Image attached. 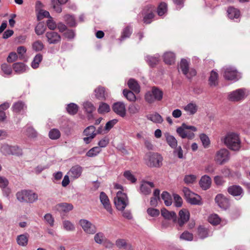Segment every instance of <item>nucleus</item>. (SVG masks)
Masks as SVG:
<instances>
[{
    "instance_id": "obj_1",
    "label": "nucleus",
    "mask_w": 250,
    "mask_h": 250,
    "mask_svg": "<svg viewBox=\"0 0 250 250\" xmlns=\"http://www.w3.org/2000/svg\"><path fill=\"white\" fill-rule=\"evenodd\" d=\"M221 141L229 149L239 151L241 147V140L238 134L229 132L221 139Z\"/></svg>"
},
{
    "instance_id": "obj_2",
    "label": "nucleus",
    "mask_w": 250,
    "mask_h": 250,
    "mask_svg": "<svg viewBox=\"0 0 250 250\" xmlns=\"http://www.w3.org/2000/svg\"><path fill=\"white\" fill-rule=\"evenodd\" d=\"M145 164L150 167H159L162 165L163 158L157 153L148 152L144 157Z\"/></svg>"
},
{
    "instance_id": "obj_3",
    "label": "nucleus",
    "mask_w": 250,
    "mask_h": 250,
    "mask_svg": "<svg viewBox=\"0 0 250 250\" xmlns=\"http://www.w3.org/2000/svg\"><path fill=\"white\" fill-rule=\"evenodd\" d=\"M17 200L20 202L33 203L37 201L38 195L37 193L30 190H21L16 194Z\"/></svg>"
},
{
    "instance_id": "obj_4",
    "label": "nucleus",
    "mask_w": 250,
    "mask_h": 250,
    "mask_svg": "<svg viewBox=\"0 0 250 250\" xmlns=\"http://www.w3.org/2000/svg\"><path fill=\"white\" fill-rule=\"evenodd\" d=\"M197 131V128L195 126L188 125L185 123H183L176 129L177 133L182 138H188L190 140L194 138V132Z\"/></svg>"
},
{
    "instance_id": "obj_5",
    "label": "nucleus",
    "mask_w": 250,
    "mask_h": 250,
    "mask_svg": "<svg viewBox=\"0 0 250 250\" xmlns=\"http://www.w3.org/2000/svg\"><path fill=\"white\" fill-rule=\"evenodd\" d=\"M163 96V92L161 90L156 87H153L151 91L146 92L145 98L147 103L151 104L155 101H161Z\"/></svg>"
},
{
    "instance_id": "obj_6",
    "label": "nucleus",
    "mask_w": 250,
    "mask_h": 250,
    "mask_svg": "<svg viewBox=\"0 0 250 250\" xmlns=\"http://www.w3.org/2000/svg\"><path fill=\"white\" fill-rule=\"evenodd\" d=\"M114 202L117 209L121 211H123L128 204V200L126 195L121 191L117 193Z\"/></svg>"
},
{
    "instance_id": "obj_7",
    "label": "nucleus",
    "mask_w": 250,
    "mask_h": 250,
    "mask_svg": "<svg viewBox=\"0 0 250 250\" xmlns=\"http://www.w3.org/2000/svg\"><path fill=\"white\" fill-rule=\"evenodd\" d=\"M230 158V153L228 150L222 148L217 151L214 156L215 162L220 165L227 163Z\"/></svg>"
},
{
    "instance_id": "obj_8",
    "label": "nucleus",
    "mask_w": 250,
    "mask_h": 250,
    "mask_svg": "<svg viewBox=\"0 0 250 250\" xmlns=\"http://www.w3.org/2000/svg\"><path fill=\"white\" fill-rule=\"evenodd\" d=\"M180 69L188 78L191 79L196 75V71L194 68H189V62L184 59L181 60L179 64Z\"/></svg>"
},
{
    "instance_id": "obj_9",
    "label": "nucleus",
    "mask_w": 250,
    "mask_h": 250,
    "mask_svg": "<svg viewBox=\"0 0 250 250\" xmlns=\"http://www.w3.org/2000/svg\"><path fill=\"white\" fill-rule=\"evenodd\" d=\"M224 78L229 81H238L241 77L237 70L232 66H226L223 68Z\"/></svg>"
},
{
    "instance_id": "obj_10",
    "label": "nucleus",
    "mask_w": 250,
    "mask_h": 250,
    "mask_svg": "<svg viewBox=\"0 0 250 250\" xmlns=\"http://www.w3.org/2000/svg\"><path fill=\"white\" fill-rule=\"evenodd\" d=\"M246 90L240 88L228 93V99L231 102H238L245 99L246 96Z\"/></svg>"
},
{
    "instance_id": "obj_11",
    "label": "nucleus",
    "mask_w": 250,
    "mask_h": 250,
    "mask_svg": "<svg viewBox=\"0 0 250 250\" xmlns=\"http://www.w3.org/2000/svg\"><path fill=\"white\" fill-rule=\"evenodd\" d=\"M79 224L83 231L87 234H93L96 232V226L87 220L81 219L79 221Z\"/></svg>"
},
{
    "instance_id": "obj_12",
    "label": "nucleus",
    "mask_w": 250,
    "mask_h": 250,
    "mask_svg": "<svg viewBox=\"0 0 250 250\" xmlns=\"http://www.w3.org/2000/svg\"><path fill=\"white\" fill-rule=\"evenodd\" d=\"M190 214L186 209H183L179 212V218L177 220L179 227H182L189 219Z\"/></svg>"
},
{
    "instance_id": "obj_13",
    "label": "nucleus",
    "mask_w": 250,
    "mask_h": 250,
    "mask_svg": "<svg viewBox=\"0 0 250 250\" xmlns=\"http://www.w3.org/2000/svg\"><path fill=\"white\" fill-rule=\"evenodd\" d=\"M112 109L114 112L122 117L126 114L125 105L123 102H118L114 103Z\"/></svg>"
},
{
    "instance_id": "obj_14",
    "label": "nucleus",
    "mask_w": 250,
    "mask_h": 250,
    "mask_svg": "<svg viewBox=\"0 0 250 250\" xmlns=\"http://www.w3.org/2000/svg\"><path fill=\"white\" fill-rule=\"evenodd\" d=\"M45 37L49 44H57L60 42L61 40V36L58 33L54 31L47 32L45 34Z\"/></svg>"
},
{
    "instance_id": "obj_15",
    "label": "nucleus",
    "mask_w": 250,
    "mask_h": 250,
    "mask_svg": "<svg viewBox=\"0 0 250 250\" xmlns=\"http://www.w3.org/2000/svg\"><path fill=\"white\" fill-rule=\"evenodd\" d=\"M183 108L188 115L190 116L196 113L198 110V106L195 102H191L184 106Z\"/></svg>"
},
{
    "instance_id": "obj_16",
    "label": "nucleus",
    "mask_w": 250,
    "mask_h": 250,
    "mask_svg": "<svg viewBox=\"0 0 250 250\" xmlns=\"http://www.w3.org/2000/svg\"><path fill=\"white\" fill-rule=\"evenodd\" d=\"M100 199L104 208L110 213H112V209L111 207L108 196L104 192H101L100 195Z\"/></svg>"
},
{
    "instance_id": "obj_17",
    "label": "nucleus",
    "mask_w": 250,
    "mask_h": 250,
    "mask_svg": "<svg viewBox=\"0 0 250 250\" xmlns=\"http://www.w3.org/2000/svg\"><path fill=\"white\" fill-rule=\"evenodd\" d=\"M215 200L218 205L222 208L226 209L229 206V201L222 194L216 195Z\"/></svg>"
},
{
    "instance_id": "obj_18",
    "label": "nucleus",
    "mask_w": 250,
    "mask_h": 250,
    "mask_svg": "<svg viewBox=\"0 0 250 250\" xmlns=\"http://www.w3.org/2000/svg\"><path fill=\"white\" fill-rule=\"evenodd\" d=\"M153 183L143 181L140 185V191L142 193L145 195H148L151 192V189L154 188Z\"/></svg>"
},
{
    "instance_id": "obj_19",
    "label": "nucleus",
    "mask_w": 250,
    "mask_h": 250,
    "mask_svg": "<svg viewBox=\"0 0 250 250\" xmlns=\"http://www.w3.org/2000/svg\"><path fill=\"white\" fill-rule=\"evenodd\" d=\"M55 208L61 213H66L72 210L73 206L71 204L62 203L57 204L55 207Z\"/></svg>"
},
{
    "instance_id": "obj_20",
    "label": "nucleus",
    "mask_w": 250,
    "mask_h": 250,
    "mask_svg": "<svg viewBox=\"0 0 250 250\" xmlns=\"http://www.w3.org/2000/svg\"><path fill=\"white\" fill-rule=\"evenodd\" d=\"M199 184L203 190H207L210 187L211 184V178L209 176L205 175L201 177Z\"/></svg>"
},
{
    "instance_id": "obj_21",
    "label": "nucleus",
    "mask_w": 250,
    "mask_h": 250,
    "mask_svg": "<svg viewBox=\"0 0 250 250\" xmlns=\"http://www.w3.org/2000/svg\"><path fill=\"white\" fill-rule=\"evenodd\" d=\"M82 171V167L80 166L76 165L71 167L68 172V174L71 178L73 179H77L81 175Z\"/></svg>"
},
{
    "instance_id": "obj_22",
    "label": "nucleus",
    "mask_w": 250,
    "mask_h": 250,
    "mask_svg": "<svg viewBox=\"0 0 250 250\" xmlns=\"http://www.w3.org/2000/svg\"><path fill=\"white\" fill-rule=\"evenodd\" d=\"M161 214L166 219L172 220L174 223L177 222V215L174 211H169L164 208L161 210Z\"/></svg>"
},
{
    "instance_id": "obj_23",
    "label": "nucleus",
    "mask_w": 250,
    "mask_h": 250,
    "mask_svg": "<svg viewBox=\"0 0 250 250\" xmlns=\"http://www.w3.org/2000/svg\"><path fill=\"white\" fill-rule=\"evenodd\" d=\"M164 136L168 145L172 148H176L177 146V141L175 138L168 132L165 133Z\"/></svg>"
},
{
    "instance_id": "obj_24",
    "label": "nucleus",
    "mask_w": 250,
    "mask_h": 250,
    "mask_svg": "<svg viewBox=\"0 0 250 250\" xmlns=\"http://www.w3.org/2000/svg\"><path fill=\"white\" fill-rule=\"evenodd\" d=\"M68 0H51V6L54 10L57 13H61L62 11L61 4H65Z\"/></svg>"
},
{
    "instance_id": "obj_25",
    "label": "nucleus",
    "mask_w": 250,
    "mask_h": 250,
    "mask_svg": "<svg viewBox=\"0 0 250 250\" xmlns=\"http://www.w3.org/2000/svg\"><path fill=\"white\" fill-rule=\"evenodd\" d=\"M28 237L29 235L27 233L18 235L16 239L17 244L21 246H26L28 244Z\"/></svg>"
},
{
    "instance_id": "obj_26",
    "label": "nucleus",
    "mask_w": 250,
    "mask_h": 250,
    "mask_svg": "<svg viewBox=\"0 0 250 250\" xmlns=\"http://www.w3.org/2000/svg\"><path fill=\"white\" fill-rule=\"evenodd\" d=\"M228 191L230 194L235 196L240 195L243 190L240 186L233 185L228 188Z\"/></svg>"
},
{
    "instance_id": "obj_27",
    "label": "nucleus",
    "mask_w": 250,
    "mask_h": 250,
    "mask_svg": "<svg viewBox=\"0 0 250 250\" xmlns=\"http://www.w3.org/2000/svg\"><path fill=\"white\" fill-rule=\"evenodd\" d=\"M27 68V66L21 62H16L13 64L14 70L18 74L24 72L26 70Z\"/></svg>"
},
{
    "instance_id": "obj_28",
    "label": "nucleus",
    "mask_w": 250,
    "mask_h": 250,
    "mask_svg": "<svg viewBox=\"0 0 250 250\" xmlns=\"http://www.w3.org/2000/svg\"><path fill=\"white\" fill-rule=\"evenodd\" d=\"M218 75L217 72L212 70L210 73V75L209 78V84L211 87H214L218 85Z\"/></svg>"
},
{
    "instance_id": "obj_29",
    "label": "nucleus",
    "mask_w": 250,
    "mask_h": 250,
    "mask_svg": "<svg viewBox=\"0 0 250 250\" xmlns=\"http://www.w3.org/2000/svg\"><path fill=\"white\" fill-rule=\"evenodd\" d=\"M127 85L129 88L136 93L140 92V88L138 82L133 79L128 80Z\"/></svg>"
},
{
    "instance_id": "obj_30",
    "label": "nucleus",
    "mask_w": 250,
    "mask_h": 250,
    "mask_svg": "<svg viewBox=\"0 0 250 250\" xmlns=\"http://www.w3.org/2000/svg\"><path fill=\"white\" fill-rule=\"evenodd\" d=\"M147 118L148 120L156 124H161L164 121L162 117L157 113L148 115Z\"/></svg>"
},
{
    "instance_id": "obj_31",
    "label": "nucleus",
    "mask_w": 250,
    "mask_h": 250,
    "mask_svg": "<svg viewBox=\"0 0 250 250\" xmlns=\"http://www.w3.org/2000/svg\"><path fill=\"white\" fill-rule=\"evenodd\" d=\"M164 61L167 64H172L175 62V55L171 52H167L164 55Z\"/></svg>"
},
{
    "instance_id": "obj_32",
    "label": "nucleus",
    "mask_w": 250,
    "mask_h": 250,
    "mask_svg": "<svg viewBox=\"0 0 250 250\" xmlns=\"http://www.w3.org/2000/svg\"><path fill=\"white\" fill-rule=\"evenodd\" d=\"M227 12L228 17L231 19H233L234 18L237 19L240 16L239 11L232 7L228 8Z\"/></svg>"
},
{
    "instance_id": "obj_33",
    "label": "nucleus",
    "mask_w": 250,
    "mask_h": 250,
    "mask_svg": "<svg viewBox=\"0 0 250 250\" xmlns=\"http://www.w3.org/2000/svg\"><path fill=\"white\" fill-rule=\"evenodd\" d=\"M95 95L97 99L101 100L105 99V90L102 86H99L95 90Z\"/></svg>"
},
{
    "instance_id": "obj_34",
    "label": "nucleus",
    "mask_w": 250,
    "mask_h": 250,
    "mask_svg": "<svg viewBox=\"0 0 250 250\" xmlns=\"http://www.w3.org/2000/svg\"><path fill=\"white\" fill-rule=\"evenodd\" d=\"M12 108L14 112H20L26 109V106L22 102L19 101L13 104Z\"/></svg>"
},
{
    "instance_id": "obj_35",
    "label": "nucleus",
    "mask_w": 250,
    "mask_h": 250,
    "mask_svg": "<svg viewBox=\"0 0 250 250\" xmlns=\"http://www.w3.org/2000/svg\"><path fill=\"white\" fill-rule=\"evenodd\" d=\"M42 55L41 54H37L34 58L33 60L31 62V66L34 69H36L39 67L40 63L42 60Z\"/></svg>"
},
{
    "instance_id": "obj_36",
    "label": "nucleus",
    "mask_w": 250,
    "mask_h": 250,
    "mask_svg": "<svg viewBox=\"0 0 250 250\" xmlns=\"http://www.w3.org/2000/svg\"><path fill=\"white\" fill-rule=\"evenodd\" d=\"M78 106L74 103L68 104L66 107L67 111L70 115L76 114L78 111Z\"/></svg>"
},
{
    "instance_id": "obj_37",
    "label": "nucleus",
    "mask_w": 250,
    "mask_h": 250,
    "mask_svg": "<svg viewBox=\"0 0 250 250\" xmlns=\"http://www.w3.org/2000/svg\"><path fill=\"white\" fill-rule=\"evenodd\" d=\"M146 60L150 66L153 67L159 62V57L157 55L156 56H148L146 57Z\"/></svg>"
},
{
    "instance_id": "obj_38",
    "label": "nucleus",
    "mask_w": 250,
    "mask_h": 250,
    "mask_svg": "<svg viewBox=\"0 0 250 250\" xmlns=\"http://www.w3.org/2000/svg\"><path fill=\"white\" fill-rule=\"evenodd\" d=\"M44 45L43 43L40 40L34 42L32 45L33 50L36 52L41 51L44 48Z\"/></svg>"
},
{
    "instance_id": "obj_39",
    "label": "nucleus",
    "mask_w": 250,
    "mask_h": 250,
    "mask_svg": "<svg viewBox=\"0 0 250 250\" xmlns=\"http://www.w3.org/2000/svg\"><path fill=\"white\" fill-rule=\"evenodd\" d=\"M161 197L164 201L167 206H170L172 204V199L170 195L167 191H164L161 194Z\"/></svg>"
},
{
    "instance_id": "obj_40",
    "label": "nucleus",
    "mask_w": 250,
    "mask_h": 250,
    "mask_svg": "<svg viewBox=\"0 0 250 250\" xmlns=\"http://www.w3.org/2000/svg\"><path fill=\"white\" fill-rule=\"evenodd\" d=\"M12 146L6 144H2L0 147V151L5 155H11Z\"/></svg>"
},
{
    "instance_id": "obj_41",
    "label": "nucleus",
    "mask_w": 250,
    "mask_h": 250,
    "mask_svg": "<svg viewBox=\"0 0 250 250\" xmlns=\"http://www.w3.org/2000/svg\"><path fill=\"white\" fill-rule=\"evenodd\" d=\"M105 238L104 234L102 232L97 233L94 236V241L98 244L104 243Z\"/></svg>"
},
{
    "instance_id": "obj_42",
    "label": "nucleus",
    "mask_w": 250,
    "mask_h": 250,
    "mask_svg": "<svg viewBox=\"0 0 250 250\" xmlns=\"http://www.w3.org/2000/svg\"><path fill=\"white\" fill-rule=\"evenodd\" d=\"M101 149L100 147L95 146L91 148L86 154L87 157H93L97 156L101 151Z\"/></svg>"
},
{
    "instance_id": "obj_43",
    "label": "nucleus",
    "mask_w": 250,
    "mask_h": 250,
    "mask_svg": "<svg viewBox=\"0 0 250 250\" xmlns=\"http://www.w3.org/2000/svg\"><path fill=\"white\" fill-rule=\"evenodd\" d=\"M187 201L192 205H200L202 204L200 196L195 194H194V196H192Z\"/></svg>"
},
{
    "instance_id": "obj_44",
    "label": "nucleus",
    "mask_w": 250,
    "mask_h": 250,
    "mask_svg": "<svg viewBox=\"0 0 250 250\" xmlns=\"http://www.w3.org/2000/svg\"><path fill=\"white\" fill-rule=\"evenodd\" d=\"M63 229L69 231H74L75 229L74 225L68 220H64L62 222Z\"/></svg>"
},
{
    "instance_id": "obj_45",
    "label": "nucleus",
    "mask_w": 250,
    "mask_h": 250,
    "mask_svg": "<svg viewBox=\"0 0 250 250\" xmlns=\"http://www.w3.org/2000/svg\"><path fill=\"white\" fill-rule=\"evenodd\" d=\"M123 93L124 96L130 101H134L136 100L135 94L130 90L124 89Z\"/></svg>"
},
{
    "instance_id": "obj_46",
    "label": "nucleus",
    "mask_w": 250,
    "mask_h": 250,
    "mask_svg": "<svg viewBox=\"0 0 250 250\" xmlns=\"http://www.w3.org/2000/svg\"><path fill=\"white\" fill-rule=\"evenodd\" d=\"M43 219L45 223L50 227H53L54 225V218L50 213H46L43 216Z\"/></svg>"
},
{
    "instance_id": "obj_47",
    "label": "nucleus",
    "mask_w": 250,
    "mask_h": 250,
    "mask_svg": "<svg viewBox=\"0 0 250 250\" xmlns=\"http://www.w3.org/2000/svg\"><path fill=\"white\" fill-rule=\"evenodd\" d=\"M83 108L87 113H91L95 110V107L93 104L89 102H84L83 104Z\"/></svg>"
},
{
    "instance_id": "obj_48",
    "label": "nucleus",
    "mask_w": 250,
    "mask_h": 250,
    "mask_svg": "<svg viewBox=\"0 0 250 250\" xmlns=\"http://www.w3.org/2000/svg\"><path fill=\"white\" fill-rule=\"evenodd\" d=\"M64 20L66 23L71 27L75 26L76 22L74 18L70 15H66L64 17Z\"/></svg>"
},
{
    "instance_id": "obj_49",
    "label": "nucleus",
    "mask_w": 250,
    "mask_h": 250,
    "mask_svg": "<svg viewBox=\"0 0 250 250\" xmlns=\"http://www.w3.org/2000/svg\"><path fill=\"white\" fill-rule=\"evenodd\" d=\"M49 136L51 139L56 140L61 136V133L57 129H52L49 132Z\"/></svg>"
},
{
    "instance_id": "obj_50",
    "label": "nucleus",
    "mask_w": 250,
    "mask_h": 250,
    "mask_svg": "<svg viewBox=\"0 0 250 250\" xmlns=\"http://www.w3.org/2000/svg\"><path fill=\"white\" fill-rule=\"evenodd\" d=\"M167 11V5L165 2H161L157 9V13L159 16L164 15Z\"/></svg>"
},
{
    "instance_id": "obj_51",
    "label": "nucleus",
    "mask_w": 250,
    "mask_h": 250,
    "mask_svg": "<svg viewBox=\"0 0 250 250\" xmlns=\"http://www.w3.org/2000/svg\"><path fill=\"white\" fill-rule=\"evenodd\" d=\"M124 176L128 181H130L132 183H134L136 182L137 179L129 170L125 171Z\"/></svg>"
},
{
    "instance_id": "obj_52",
    "label": "nucleus",
    "mask_w": 250,
    "mask_h": 250,
    "mask_svg": "<svg viewBox=\"0 0 250 250\" xmlns=\"http://www.w3.org/2000/svg\"><path fill=\"white\" fill-rule=\"evenodd\" d=\"M208 220L210 224L213 225H216L220 223V218L218 215L214 214L209 216Z\"/></svg>"
},
{
    "instance_id": "obj_53",
    "label": "nucleus",
    "mask_w": 250,
    "mask_h": 250,
    "mask_svg": "<svg viewBox=\"0 0 250 250\" xmlns=\"http://www.w3.org/2000/svg\"><path fill=\"white\" fill-rule=\"evenodd\" d=\"M98 111L101 114L108 112L110 111V107L107 104L102 103L100 104Z\"/></svg>"
},
{
    "instance_id": "obj_54",
    "label": "nucleus",
    "mask_w": 250,
    "mask_h": 250,
    "mask_svg": "<svg viewBox=\"0 0 250 250\" xmlns=\"http://www.w3.org/2000/svg\"><path fill=\"white\" fill-rule=\"evenodd\" d=\"M1 70L4 74L10 75L11 74L12 70L10 65L6 63H4L1 65Z\"/></svg>"
},
{
    "instance_id": "obj_55",
    "label": "nucleus",
    "mask_w": 250,
    "mask_h": 250,
    "mask_svg": "<svg viewBox=\"0 0 250 250\" xmlns=\"http://www.w3.org/2000/svg\"><path fill=\"white\" fill-rule=\"evenodd\" d=\"M197 179V176L195 175L190 174L186 175L184 177V181L187 184H193Z\"/></svg>"
},
{
    "instance_id": "obj_56",
    "label": "nucleus",
    "mask_w": 250,
    "mask_h": 250,
    "mask_svg": "<svg viewBox=\"0 0 250 250\" xmlns=\"http://www.w3.org/2000/svg\"><path fill=\"white\" fill-rule=\"evenodd\" d=\"M95 132V127L93 125H91V126L87 127L84 130L83 133L85 136H91L94 135V137H95L96 135V133Z\"/></svg>"
},
{
    "instance_id": "obj_57",
    "label": "nucleus",
    "mask_w": 250,
    "mask_h": 250,
    "mask_svg": "<svg viewBox=\"0 0 250 250\" xmlns=\"http://www.w3.org/2000/svg\"><path fill=\"white\" fill-rule=\"evenodd\" d=\"M200 138L204 147H208L210 143L209 139L208 136L205 134L203 133L200 135Z\"/></svg>"
},
{
    "instance_id": "obj_58",
    "label": "nucleus",
    "mask_w": 250,
    "mask_h": 250,
    "mask_svg": "<svg viewBox=\"0 0 250 250\" xmlns=\"http://www.w3.org/2000/svg\"><path fill=\"white\" fill-rule=\"evenodd\" d=\"M35 32L38 35H41L45 31V27L43 23H39L35 27Z\"/></svg>"
},
{
    "instance_id": "obj_59",
    "label": "nucleus",
    "mask_w": 250,
    "mask_h": 250,
    "mask_svg": "<svg viewBox=\"0 0 250 250\" xmlns=\"http://www.w3.org/2000/svg\"><path fill=\"white\" fill-rule=\"evenodd\" d=\"M11 155L16 156H21L22 155V151L21 148L17 146H12Z\"/></svg>"
},
{
    "instance_id": "obj_60",
    "label": "nucleus",
    "mask_w": 250,
    "mask_h": 250,
    "mask_svg": "<svg viewBox=\"0 0 250 250\" xmlns=\"http://www.w3.org/2000/svg\"><path fill=\"white\" fill-rule=\"evenodd\" d=\"M198 231L199 237L202 239L205 238L208 236V230L205 228L201 226L199 227L198 229Z\"/></svg>"
},
{
    "instance_id": "obj_61",
    "label": "nucleus",
    "mask_w": 250,
    "mask_h": 250,
    "mask_svg": "<svg viewBox=\"0 0 250 250\" xmlns=\"http://www.w3.org/2000/svg\"><path fill=\"white\" fill-rule=\"evenodd\" d=\"M180 238L182 240L187 241H191L193 239V235L192 233L188 232V231L184 232L180 237Z\"/></svg>"
},
{
    "instance_id": "obj_62",
    "label": "nucleus",
    "mask_w": 250,
    "mask_h": 250,
    "mask_svg": "<svg viewBox=\"0 0 250 250\" xmlns=\"http://www.w3.org/2000/svg\"><path fill=\"white\" fill-rule=\"evenodd\" d=\"M25 134L29 137L35 138L37 136V133L33 128L29 127L26 129Z\"/></svg>"
},
{
    "instance_id": "obj_63",
    "label": "nucleus",
    "mask_w": 250,
    "mask_h": 250,
    "mask_svg": "<svg viewBox=\"0 0 250 250\" xmlns=\"http://www.w3.org/2000/svg\"><path fill=\"white\" fill-rule=\"evenodd\" d=\"M131 33V29L129 27H126L123 30V32L121 36V39L124 40L126 38H128L130 36Z\"/></svg>"
},
{
    "instance_id": "obj_64",
    "label": "nucleus",
    "mask_w": 250,
    "mask_h": 250,
    "mask_svg": "<svg viewBox=\"0 0 250 250\" xmlns=\"http://www.w3.org/2000/svg\"><path fill=\"white\" fill-rule=\"evenodd\" d=\"M139 106L137 104H131L128 107V111L130 114H136L139 111Z\"/></svg>"
}]
</instances>
